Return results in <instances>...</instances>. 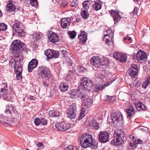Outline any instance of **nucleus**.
<instances>
[{"mask_svg": "<svg viewBox=\"0 0 150 150\" xmlns=\"http://www.w3.org/2000/svg\"><path fill=\"white\" fill-rule=\"evenodd\" d=\"M81 83L79 89H78L79 92H81V89H83V91L85 92L86 89H92L95 92H98L100 90H102L104 89V86L99 84H92L90 80L87 78L83 77L81 79Z\"/></svg>", "mask_w": 150, "mask_h": 150, "instance_id": "f257e3e1", "label": "nucleus"}, {"mask_svg": "<svg viewBox=\"0 0 150 150\" xmlns=\"http://www.w3.org/2000/svg\"><path fill=\"white\" fill-rule=\"evenodd\" d=\"M26 49L25 45L20 40H15L11 45V50L13 51V53L16 58H19V61L21 62L23 61V57L22 52L20 50H24Z\"/></svg>", "mask_w": 150, "mask_h": 150, "instance_id": "f03ea898", "label": "nucleus"}, {"mask_svg": "<svg viewBox=\"0 0 150 150\" xmlns=\"http://www.w3.org/2000/svg\"><path fill=\"white\" fill-rule=\"evenodd\" d=\"M80 142L82 147L86 148L91 146L92 149H95L98 147V142L93 140L91 134H83L80 139Z\"/></svg>", "mask_w": 150, "mask_h": 150, "instance_id": "7ed1b4c3", "label": "nucleus"}, {"mask_svg": "<svg viewBox=\"0 0 150 150\" xmlns=\"http://www.w3.org/2000/svg\"><path fill=\"white\" fill-rule=\"evenodd\" d=\"M37 72L39 78L46 80L49 79L51 73L50 69L43 65L38 67Z\"/></svg>", "mask_w": 150, "mask_h": 150, "instance_id": "20e7f679", "label": "nucleus"}, {"mask_svg": "<svg viewBox=\"0 0 150 150\" xmlns=\"http://www.w3.org/2000/svg\"><path fill=\"white\" fill-rule=\"evenodd\" d=\"M11 60L10 64L12 66H14L15 73L16 74V78L17 80H20L22 78L21 74L22 71V66L21 65L20 62L18 60Z\"/></svg>", "mask_w": 150, "mask_h": 150, "instance_id": "39448f33", "label": "nucleus"}, {"mask_svg": "<svg viewBox=\"0 0 150 150\" xmlns=\"http://www.w3.org/2000/svg\"><path fill=\"white\" fill-rule=\"evenodd\" d=\"M123 133V131L121 129H117L115 130L113 134L114 137L113 141L115 146H118L122 145L123 143V139L121 137Z\"/></svg>", "mask_w": 150, "mask_h": 150, "instance_id": "423d86ee", "label": "nucleus"}, {"mask_svg": "<svg viewBox=\"0 0 150 150\" xmlns=\"http://www.w3.org/2000/svg\"><path fill=\"white\" fill-rule=\"evenodd\" d=\"M114 111H113V112ZM123 122V117L121 113L118 111H115L113 113V125L114 127L118 126L119 122Z\"/></svg>", "mask_w": 150, "mask_h": 150, "instance_id": "0eeeda50", "label": "nucleus"}, {"mask_svg": "<svg viewBox=\"0 0 150 150\" xmlns=\"http://www.w3.org/2000/svg\"><path fill=\"white\" fill-rule=\"evenodd\" d=\"M112 31L109 29L106 30L104 34V40H105L106 43L109 46L112 45Z\"/></svg>", "mask_w": 150, "mask_h": 150, "instance_id": "6e6552de", "label": "nucleus"}, {"mask_svg": "<svg viewBox=\"0 0 150 150\" xmlns=\"http://www.w3.org/2000/svg\"><path fill=\"white\" fill-rule=\"evenodd\" d=\"M55 127L58 130L65 131L72 127L73 125L69 123H67L64 121L61 122L55 125Z\"/></svg>", "mask_w": 150, "mask_h": 150, "instance_id": "1a4fd4ad", "label": "nucleus"}, {"mask_svg": "<svg viewBox=\"0 0 150 150\" xmlns=\"http://www.w3.org/2000/svg\"><path fill=\"white\" fill-rule=\"evenodd\" d=\"M113 57L117 61L121 63L125 62L127 60V56L126 54H122L119 52L113 53Z\"/></svg>", "mask_w": 150, "mask_h": 150, "instance_id": "9d476101", "label": "nucleus"}, {"mask_svg": "<svg viewBox=\"0 0 150 150\" xmlns=\"http://www.w3.org/2000/svg\"><path fill=\"white\" fill-rule=\"evenodd\" d=\"M136 58L139 63H142L147 60L146 53L142 50L138 51L136 54Z\"/></svg>", "mask_w": 150, "mask_h": 150, "instance_id": "9b49d317", "label": "nucleus"}, {"mask_svg": "<svg viewBox=\"0 0 150 150\" xmlns=\"http://www.w3.org/2000/svg\"><path fill=\"white\" fill-rule=\"evenodd\" d=\"M76 110V106L75 104L73 103L68 110L67 113L68 117L71 119L74 118L76 115L75 113Z\"/></svg>", "mask_w": 150, "mask_h": 150, "instance_id": "f8f14e48", "label": "nucleus"}, {"mask_svg": "<svg viewBox=\"0 0 150 150\" xmlns=\"http://www.w3.org/2000/svg\"><path fill=\"white\" fill-rule=\"evenodd\" d=\"M109 133L107 132H100L99 135V140L101 142L105 143L109 141Z\"/></svg>", "mask_w": 150, "mask_h": 150, "instance_id": "ddd939ff", "label": "nucleus"}, {"mask_svg": "<svg viewBox=\"0 0 150 150\" xmlns=\"http://www.w3.org/2000/svg\"><path fill=\"white\" fill-rule=\"evenodd\" d=\"M138 69V66L137 64H134L132 65L129 70V74L131 77H134L137 75Z\"/></svg>", "mask_w": 150, "mask_h": 150, "instance_id": "4468645a", "label": "nucleus"}, {"mask_svg": "<svg viewBox=\"0 0 150 150\" xmlns=\"http://www.w3.org/2000/svg\"><path fill=\"white\" fill-rule=\"evenodd\" d=\"M7 85V82H6L5 80L3 81L1 86L2 88L0 91V94L3 96L4 98H5L7 94L6 91L8 89Z\"/></svg>", "mask_w": 150, "mask_h": 150, "instance_id": "2eb2a0df", "label": "nucleus"}, {"mask_svg": "<svg viewBox=\"0 0 150 150\" xmlns=\"http://www.w3.org/2000/svg\"><path fill=\"white\" fill-rule=\"evenodd\" d=\"M38 62L37 60L35 59H32L29 63L28 65V70L29 72H31L34 68H35L37 66Z\"/></svg>", "mask_w": 150, "mask_h": 150, "instance_id": "dca6fc26", "label": "nucleus"}, {"mask_svg": "<svg viewBox=\"0 0 150 150\" xmlns=\"http://www.w3.org/2000/svg\"><path fill=\"white\" fill-rule=\"evenodd\" d=\"M81 97L82 100L83 101V106L89 107L92 105L93 103L92 100L90 99L85 98L86 95L85 94L83 95L81 94Z\"/></svg>", "mask_w": 150, "mask_h": 150, "instance_id": "f3484780", "label": "nucleus"}, {"mask_svg": "<svg viewBox=\"0 0 150 150\" xmlns=\"http://www.w3.org/2000/svg\"><path fill=\"white\" fill-rule=\"evenodd\" d=\"M100 59L98 56H94L90 59L91 64L96 67H100Z\"/></svg>", "mask_w": 150, "mask_h": 150, "instance_id": "a211bd4d", "label": "nucleus"}, {"mask_svg": "<svg viewBox=\"0 0 150 150\" xmlns=\"http://www.w3.org/2000/svg\"><path fill=\"white\" fill-rule=\"evenodd\" d=\"M71 23L70 18H63L61 20V26L64 29L67 28H69Z\"/></svg>", "mask_w": 150, "mask_h": 150, "instance_id": "6ab92c4d", "label": "nucleus"}, {"mask_svg": "<svg viewBox=\"0 0 150 150\" xmlns=\"http://www.w3.org/2000/svg\"><path fill=\"white\" fill-rule=\"evenodd\" d=\"M34 122L35 125L38 126L41 125H45L47 124V120L44 118H37L35 119Z\"/></svg>", "mask_w": 150, "mask_h": 150, "instance_id": "aec40b11", "label": "nucleus"}, {"mask_svg": "<svg viewBox=\"0 0 150 150\" xmlns=\"http://www.w3.org/2000/svg\"><path fill=\"white\" fill-rule=\"evenodd\" d=\"M79 40V42L81 43H84L87 40V34L84 31H81L80 34L78 36Z\"/></svg>", "mask_w": 150, "mask_h": 150, "instance_id": "412c9836", "label": "nucleus"}, {"mask_svg": "<svg viewBox=\"0 0 150 150\" xmlns=\"http://www.w3.org/2000/svg\"><path fill=\"white\" fill-rule=\"evenodd\" d=\"M48 38L50 42L52 43L57 42L59 41L57 35L54 33L51 32L50 33Z\"/></svg>", "mask_w": 150, "mask_h": 150, "instance_id": "4be33fe9", "label": "nucleus"}, {"mask_svg": "<svg viewBox=\"0 0 150 150\" xmlns=\"http://www.w3.org/2000/svg\"><path fill=\"white\" fill-rule=\"evenodd\" d=\"M93 2L94 4L92 5L93 10L98 11L101 8L102 2L100 0H96Z\"/></svg>", "mask_w": 150, "mask_h": 150, "instance_id": "5701e85b", "label": "nucleus"}, {"mask_svg": "<svg viewBox=\"0 0 150 150\" xmlns=\"http://www.w3.org/2000/svg\"><path fill=\"white\" fill-rule=\"evenodd\" d=\"M127 117L129 118H131L135 114L134 109L132 106H129L127 109H126Z\"/></svg>", "mask_w": 150, "mask_h": 150, "instance_id": "b1692460", "label": "nucleus"}, {"mask_svg": "<svg viewBox=\"0 0 150 150\" xmlns=\"http://www.w3.org/2000/svg\"><path fill=\"white\" fill-rule=\"evenodd\" d=\"M12 27L15 31L24 28V27L22 24L17 21H15L14 24L12 26Z\"/></svg>", "mask_w": 150, "mask_h": 150, "instance_id": "393cba45", "label": "nucleus"}, {"mask_svg": "<svg viewBox=\"0 0 150 150\" xmlns=\"http://www.w3.org/2000/svg\"><path fill=\"white\" fill-rule=\"evenodd\" d=\"M118 11H117L113 10V20L115 21V23L119 22L121 17L118 14Z\"/></svg>", "mask_w": 150, "mask_h": 150, "instance_id": "a878e982", "label": "nucleus"}, {"mask_svg": "<svg viewBox=\"0 0 150 150\" xmlns=\"http://www.w3.org/2000/svg\"><path fill=\"white\" fill-rule=\"evenodd\" d=\"M59 89L62 92H64L67 90L69 88L68 84L65 82L62 83L59 86Z\"/></svg>", "mask_w": 150, "mask_h": 150, "instance_id": "bb28decb", "label": "nucleus"}, {"mask_svg": "<svg viewBox=\"0 0 150 150\" xmlns=\"http://www.w3.org/2000/svg\"><path fill=\"white\" fill-rule=\"evenodd\" d=\"M13 112V107L12 105H8L6 107V109L5 111V113L7 114H11Z\"/></svg>", "mask_w": 150, "mask_h": 150, "instance_id": "cd10ccee", "label": "nucleus"}, {"mask_svg": "<svg viewBox=\"0 0 150 150\" xmlns=\"http://www.w3.org/2000/svg\"><path fill=\"white\" fill-rule=\"evenodd\" d=\"M81 14L82 18L85 19H87L89 17L88 12L87 10H85L83 8L81 9Z\"/></svg>", "mask_w": 150, "mask_h": 150, "instance_id": "c85d7f7f", "label": "nucleus"}, {"mask_svg": "<svg viewBox=\"0 0 150 150\" xmlns=\"http://www.w3.org/2000/svg\"><path fill=\"white\" fill-rule=\"evenodd\" d=\"M109 63V61L107 58L103 57L100 59V65L107 66Z\"/></svg>", "mask_w": 150, "mask_h": 150, "instance_id": "c756f323", "label": "nucleus"}, {"mask_svg": "<svg viewBox=\"0 0 150 150\" xmlns=\"http://www.w3.org/2000/svg\"><path fill=\"white\" fill-rule=\"evenodd\" d=\"M15 9V6L12 3H9L6 6V10L7 11H13Z\"/></svg>", "mask_w": 150, "mask_h": 150, "instance_id": "7c9ffc66", "label": "nucleus"}, {"mask_svg": "<svg viewBox=\"0 0 150 150\" xmlns=\"http://www.w3.org/2000/svg\"><path fill=\"white\" fill-rule=\"evenodd\" d=\"M43 36L42 34L40 33H35L32 35V38L34 41H36L42 37Z\"/></svg>", "mask_w": 150, "mask_h": 150, "instance_id": "2f4dec72", "label": "nucleus"}, {"mask_svg": "<svg viewBox=\"0 0 150 150\" xmlns=\"http://www.w3.org/2000/svg\"><path fill=\"white\" fill-rule=\"evenodd\" d=\"M24 28L15 30L14 33L20 37H22L25 34V32L23 30Z\"/></svg>", "mask_w": 150, "mask_h": 150, "instance_id": "473e14b6", "label": "nucleus"}, {"mask_svg": "<svg viewBox=\"0 0 150 150\" xmlns=\"http://www.w3.org/2000/svg\"><path fill=\"white\" fill-rule=\"evenodd\" d=\"M53 50L48 49L45 51V55L49 59H52V53Z\"/></svg>", "mask_w": 150, "mask_h": 150, "instance_id": "72a5a7b5", "label": "nucleus"}, {"mask_svg": "<svg viewBox=\"0 0 150 150\" xmlns=\"http://www.w3.org/2000/svg\"><path fill=\"white\" fill-rule=\"evenodd\" d=\"M53 50L48 49L45 51V55L49 59H52V53Z\"/></svg>", "mask_w": 150, "mask_h": 150, "instance_id": "f704fd0d", "label": "nucleus"}, {"mask_svg": "<svg viewBox=\"0 0 150 150\" xmlns=\"http://www.w3.org/2000/svg\"><path fill=\"white\" fill-rule=\"evenodd\" d=\"M137 109L139 111L141 110H144L145 108L144 105L142 102H139L136 105Z\"/></svg>", "mask_w": 150, "mask_h": 150, "instance_id": "c9c22d12", "label": "nucleus"}, {"mask_svg": "<svg viewBox=\"0 0 150 150\" xmlns=\"http://www.w3.org/2000/svg\"><path fill=\"white\" fill-rule=\"evenodd\" d=\"M150 84V77L148 76L146 80L144 81L142 84V87L144 88H146Z\"/></svg>", "mask_w": 150, "mask_h": 150, "instance_id": "e433bc0d", "label": "nucleus"}, {"mask_svg": "<svg viewBox=\"0 0 150 150\" xmlns=\"http://www.w3.org/2000/svg\"><path fill=\"white\" fill-rule=\"evenodd\" d=\"M90 2L88 1H85L83 3V6L85 10H87L89 8Z\"/></svg>", "mask_w": 150, "mask_h": 150, "instance_id": "4c0bfd02", "label": "nucleus"}, {"mask_svg": "<svg viewBox=\"0 0 150 150\" xmlns=\"http://www.w3.org/2000/svg\"><path fill=\"white\" fill-rule=\"evenodd\" d=\"M68 34L72 39L74 38L76 35V32L75 31H69Z\"/></svg>", "mask_w": 150, "mask_h": 150, "instance_id": "58836bf2", "label": "nucleus"}, {"mask_svg": "<svg viewBox=\"0 0 150 150\" xmlns=\"http://www.w3.org/2000/svg\"><path fill=\"white\" fill-rule=\"evenodd\" d=\"M1 119L0 120V123H6V122L8 120V118L7 116L5 117L2 116L1 117Z\"/></svg>", "mask_w": 150, "mask_h": 150, "instance_id": "ea45409f", "label": "nucleus"}, {"mask_svg": "<svg viewBox=\"0 0 150 150\" xmlns=\"http://www.w3.org/2000/svg\"><path fill=\"white\" fill-rule=\"evenodd\" d=\"M7 28V25L4 23H1L0 24V30L5 31Z\"/></svg>", "mask_w": 150, "mask_h": 150, "instance_id": "a19ab883", "label": "nucleus"}, {"mask_svg": "<svg viewBox=\"0 0 150 150\" xmlns=\"http://www.w3.org/2000/svg\"><path fill=\"white\" fill-rule=\"evenodd\" d=\"M136 147V146L135 145V143L134 142L133 143H130L129 144V145L128 146V148L130 150H133L135 149Z\"/></svg>", "mask_w": 150, "mask_h": 150, "instance_id": "79ce46f5", "label": "nucleus"}, {"mask_svg": "<svg viewBox=\"0 0 150 150\" xmlns=\"http://www.w3.org/2000/svg\"><path fill=\"white\" fill-rule=\"evenodd\" d=\"M30 3L31 5L34 7L38 6V3L37 1V0H29Z\"/></svg>", "mask_w": 150, "mask_h": 150, "instance_id": "37998d69", "label": "nucleus"}, {"mask_svg": "<svg viewBox=\"0 0 150 150\" xmlns=\"http://www.w3.org/2000/svg\"><path fill=\"white\" fill-rule=\"evenodd\" d=\"M52 53V58H57L59 57V52L57 51L53 50Z\"/></svg>", "mask_w": 150, "mask_h": 150, "instance_id": "c03bdc74", "label": "nucleus"}, {"mask_svg": "<svg viewBox=\"0 0 150 150\" xmlns=\"http://www.w3.org/2000/svg\"><path fill=\"white\" fill-rule=\"evenodd\" d=\"M110 117H108L107 121L110 125H112V113H110Z\"/></svg>", "mask_w": 150, "mask_h": 150, "instance_id": "a18cd8bd", "label": "nucleus"}, {"mask_svg": "<svg viewBox=\"0 0 150 150\" xmlns=\"http://www.w3.org/2000/svg\"><path fill=\"white\" fill-rule=\"evenodd\" d=\"M134 86L137 87H139L140 86V82L138 80H135L134 82Z\"/></svg>", "mask_w": 150, "mask_h": 150, "instance_id": "49530a36", "label": "nucleus"}, {"mask_svg": "<svg viewBox=\"0 0 150 150\" xmlns=\"http://www.w3.org/2000/svg\"><path fill=\"white\" fill-rule=\"evenodd\" d=\"M106 100L105 101H107L110 103L112 102V97L111 96L107 95L105 96V97Z\"/></svg>", "mask_w": 150, "mask_h": 150, "instance_id": "de8ad7c7", "label": "nucleus"}, {"mask_svg": "<svg viewBox=\"0 0 150 150\" xmlns=\"http://www.w3.org/2000/svg\"><path fill=\"white\" fill-rule=\"evenodd\" d=\"M85 68L83 66H79L78 67L77 70L79 72H83L85 70Z\"/></svg>", "mask_w": 150, "mask_h": 150, "instance_id": "09e8293b", "label": "nucleus"}, {"mask_svg": "<svg viewBox=\"0 0 150 150\" xmlns=\"http://www.w3.org/2000/svg\"><path fill=\"white\" fill-rule=\"evenodd\" d=\"M54 111L55 115H54L55 117H57L60 116L61 114V113L57 109L56 110H54Z\"/></svg>", "mask_w": 150, "mask_h": 150, "instance_id": "8fccbe9b", "label": "nucleus"}, {"mask_svg": "<svg viewBox=\"0 0 150 150\" xmlns=\"http://www.w3.org/2000/svg\"><path fill=\"white\" fill-rule=\"evenodd\" d=\"M49 115L50 117H55V111L54 110H51L49 111Z\"/></svg>", "mask_w": 150, "mask_h": 150, "instance_id": "3c124183", "label": "nucleus"}, {"mask_svg": "<svg viewBox=\"0 0 150 150\" xmlns=\"http://www.w3.org/2000/svg\"><path fill=\"white\" fill-rule=\"evenodd\" d=\"M66 50L67 49H65L61 51V52L64 57H67L68 55V53Z\"/></svg>", "mask_w": 150, "mask_h": 150, "instance_id": "603ef678", "label": "nucleus"}, {"mask_svg": "<svg viewBox=\"0 0 150 150\" xmlns=\"http://www.w3.org/2000/svg\"><path fill=\"white\" fill-rule=\"evenodd\" d=\"M129 137L134 142H136L137 138L135 137L134 134H131L129 135Z\"/></svg>", "mask_w": 150, "mask_h": 150, "instance_id": "864d4df0", "label": "nucleus"}, {"mask_svg": "<svg viewBox=\"0 0 150 150\" xmlns=\"http://www.w3.org/2000/svg\"><path fill=\"white\" fill-rule=\"evenodd\" d=\"M96 123L95 120L93 119L91 120V121H90L89 124L91 126H93L94 125L96 124Z\"/></svg>", "mask_w": 150, "mask_h": 150, "instance_id": "5fc2aeb1", "label": "nucleus"}, {"mask_svg": "<svg viewBox=\"0 0 150 150\" xmlns=\"http://www.w3.org/2000/svg\"><path fill=\"white\" fill-rule=\"evenodd\" d=\"M88 107L83 106V104L82 105V109L81 112L83 113H85L86 109L88 108Z\"/></svg>", "mask_w": 150, "mask_h": 150, "instance_id": "6e6d98bb", "label": "nucleus"}, {"mask_svg": "<svg viewBox=\"0 0 150 150\" xmlns=\"http://www.w3.org/2000/svg\"><path fill=\"white\" fill-rule=\"evenodd\" d=\"M138 8L137 7H135L134 10L132 11V13L134 15H136L137 13Z\"/></svg>", "mask_w": 150, "mask_h": 150, "instance_id": "4d7b16f0", "label": "nucleus"}, {"mask_svg": "<svg viewBox=\"0 0 150 150\" xmlns=\"http://www.w3.org/2000/svg\"><path fill=\"white\" fill-rule=\"evenodd\" d=\"M60 3L63 6H66L68 4L67 2L65 0H61Z\"/></svg>", "mask_w": 150, "mask_h": 150, "instance_id": "13d9d810", "label": "nucleus"}, {"mask_svg": "<svg viewBox=\"0 0 150 150\" xmlns=\"http://www.w3.org/2000/svg\"><path fill=\"white\" fill-rule=\"evenodd\" d=\"M74 92H73L71 94V96L73 98H74L78 94V91L75 90V91H74Z\"/></svg>", "mask_w": 150, "mask_h": 150, "instance_id": "bf43d9fd", "label": "nucleus"}, {"mask_svg": "<svg viewBox=\"0 0 150 150\" xmlns=\"http://www.w3.org/2000/svg\"><path fill=\"white\" fill-rule=\"evenodd\" d=\"M74 149V146H72L70 145L66 147L65 150H73Z\"/></svg>", "mask_w": 150, "mask_h": 150, "instance_id": "052dcab7", "label": "nucleus"}, {"mask_svg": "<svg viewBox=\"0 0 150 150\" xmlns=\"http://www.w3.org/2000/svg\"><path fill=\"white\" fill-rule=\"evenodd\" d=\"M92 126V128L93 129H98L99 128V126L97 123L94 125Z\"/></svg>", "mask_w": 150, "mask_h": 150, "instance_id": "680f3d73", "label": "nucleus"}, {"mask_svg": "<svg viewBox=\"0 0 150 150\" xmlns=\"http://www.w3.org/2000/svg\"><path fill=\"white\" fill-rule=\"evenodd\" d=\"M37 146L38 147H40L41 149L44 148V145L42 142H38L37 144Z\"/></svg>", "mask_w": 150, "mask_h": 150, "instance_id": "e2e57ef3", "label": "nucleus"}, {"mask_svg": "<svg viewBox=\"0 0 150 150\" xmlns=\"http://www.w3.org/2000/svg\"><path fill=\"white\" fill-rule=\"evenodd\" d=\"M85 116V113H82L81 112L80 114L79 115V120H81L82 118H83Z\"/></svg>", "mask_w": 150, "mask_h": 150, "instance_id": "0e129e2a", "label": "nucleus"}, {"mask_svg": "<svg viewBox=\"0 0 150 150\" xmlns=\"http://www.w3.org/2000/svg\"><path fill=\"white\" fill-rule=\"evenodd\" d=\"M142 142V141L140 139H137L136 140V142H135L134 143H135L136 144H141Z\"/></svg>", "mask_w": 150, "mask_h": 150, "instance_id": "69168bd1", "label": "nucleus"}, {"mask_svg": "<svg viewBox=\"0 0 150 150\" xmlns=\"http://www.w3.org/2000/svg\"><path fill=\"white\" fill-rule=\"evenodd\" d=\"M127 40L128 41H130L131 40V38L129 36H127V37H124L123 38V41L126 40Z\"/></svg>", "mask_w": 150, "mask_h": 150, "instance_id": "338daca9", "label": "nucleus"}, {"mask_svg": "<svg viewBox=\"0 0 150 150\" xmlns=\"http://www.w3.org/2000/svg\"><path fill=\"white\" fill-rule=\"evenodd\" d=\"M76 5L75 1H73L71 4V6L73 7H75Z\"/></svg>", "mask_w": 150, "mask_h": 150, "instance_id": "774afa93", "label": "nucleus"}]
</instances>
